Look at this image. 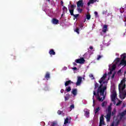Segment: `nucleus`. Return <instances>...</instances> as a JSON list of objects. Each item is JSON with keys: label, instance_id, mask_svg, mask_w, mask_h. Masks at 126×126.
Wrapping results in <instances>:
<instances>
[{"label": "nucleus", "instance_id": "3c124183", "mask_svg": "<svg viewBox=\"0 0 126 126\" xmlns=\"http://www.w3.org/2000/svg\"><path fill=\"white\" fill-rule=\"evenodd\" d=\"M90 49L91 50H93V46H90Z\"/></svg>", "mask_w": 126, "mask_h": 126}, {"label": "nucleus", "instance_id": "dca6fc26", "mask_svg": "<svg viewBox=\"0 0 126 126\" xmlns=\"http://www.w3.org/2000/svg\"><path fill=\"white\" fill-rule=\"evenodd\" d=\"M126 88V85H124L123 86H121L120 85H119V90L120 93H121V90H125V89Z\"/></svg>", "mask_w": 126, "mask_h": 126}, {"label": "nucleus", "instance_id": "4be33fe9", "mask_svg": "<svg viewBox=\"0 0 126 126\" xmlns=\"http://www.w3.org/2000/svg\"><path fill=\"white\" fill-rule=\"evenodd\" d=\"M50 77V73L49 72H47L45 75V78H46L47 80H48Z\"/></svg>", "mask_w": 126, "mask_h": 126}, {"label": "nucleus", "instance_id": "a211bd4d", "mask_svg": "<svg viewBox=\"0 0 126 126\" xmlns=\"http://www.w3.org/2000/svg\"><path fill=\"white\" fill-rule=\"evenodd\" d=\"M49 54H50L51 56H55L56 52L54 49H51L49 52Z\"/></svg>", "mask_w": 126, "mask_h": 126}, {"label": "nucleus", "instance_id": "a18cd8bd", "mask_svg": "<svg viewBox=\"0 0 126 126\" xmlns=\"http://www.w3.org/2000/svg\"><path fill=\"white\" fill-rule=\"evenodd\" d=\"M124 21H125V22H126V15L124 16Z\"/></svg>", "mask_w": 126, "mask_h": 126}, {"label": "nucleus", "instance_id": "f257e3e1", "mask_svg": "<svg viewBox=\"0 0 126 126\" xmlns=\"http://www.w3.org/2000/svg\"><path fill=\"white\" fill-rule=\"evenodd\" d=\"M103 84H100L99 87L97 89V100L99 101V102H103L104 101V99H105V96H104V93H105V90L107 89V87H103Z\"/></svg>", "mask_w": 126, "mask_h": 126}, {"label": "nucleus", "instance_id": "603ef678", "mask_svg": "<svg viewBox=\"0 0 126 126\" xmlns=\"http://www.w3.org/2000/svg\"><path fill=\"white\" fill-rule=\"evenodd\" d=\"M73 65H77V64H76V63H73Z\"/></svg>", "mask_w": 126, "mask_h": 126}, {"label": "nucleus", "instance_id": "6ab92c4d", "mask_svg": "<svg viewBox=\"0 0 126 126\" xmlns=\"http://www.w3.org/2000/svg\"><path fill=\"white\" fill-rule=\"evenodd\" d=\"M94 96H97V94H96V92H95V91H94V95L93 96V107H95V100L94 99Z\"/></svg>", "mask_w": 126, "mask_h": 126}, {"label": "nucleus", "instance_id": "5fc2aeb1", "mask_svg": "<svg viewBox=\"0 0 126 126\" xmlns=\"http://www.w3.org/2000/svg\"><path fill=\"white\" fill-rule=\"evenodd\" d=\"M63 14H64L63 13V14H62V15H61L62 17H63Z\"/></svg>", "mask_w": 126, "mask_h": 126}, {"label": "nucleus", "instance_id": "cd10ccee", "mask_svg": "<svg viewBox=\"0 0 126 126\" xmlns=\"http://www.w3.org/2000/svg\"><path fill=\"white\" fill-rule=\"evenodd\" d=\"M72 109H74V104L71 105L68 108V110L71 111Z\"/></svg>", "mask_w": 126, "mask_h": 126}, {"label": "nucleus", "instance_id": "5701e85b", "mask_svg": "<svg viewBox=\"0 0 126 126\" xmlns=\"http://www.w3.org/2000/svg\"><path fill=\"white\" fill-rule=\"evenodd\" d=\"M70 15H71V16H73L74 17L73 18L74 20H75V19H77V17H78V16H79V14L74 15V14H73V15H72V14H70Z\"/></svg>", "mask_w": 126, "mask_h": 126}, {"label": "nucleus", "instance_id": "79ce46f5", "mask_svg": "<svg viewBox=\"0 0 126 126\" xmlns=\"http://www.w3.org/2000/svg\"><path fill=\"white\" fill-rule=\"evenodd\" d=\"M101 58H102V56H101L100 55H98L97 58V61H99V60H100Z\"/></svg>", "mask_w": 126, "mask_h": 126}, {"label": "nucleus", "instance_id": "b1692460", "mask_svg": "<svg viewBox=\"0 0 126 126\" xmlns=\"http://www.w3.org/2000/svg\"><path fill=\"white\" fill-rule=\"evenodd\" d=\"M77 10L79 13H82L83 10L80 8V7H77Z\"/></svg>", "mask_w": 126, "mask_h": 126}, {"label": "nucleus", "instance_id": "ea45409f", "mask_svg": "<svg viewBox=\"0 0 126 126\" xmlns=\"http://www.w3.org/2000/svg\"><path fill=\"white\" fill-rule=\"evenodd\" d=\"M116 75V72H114L113 74H112V76H111V79H113L114 77H115V75Z\"/></svg>", "mask_w": 126, "mask_h": 126}, {"label": "nucleus", "instance_id": "a19ab883", "mask_svg": "<svg viewBox=\"0 0 126 126\" xmlns=\"http://www.w3.org/2000/svg\"><path fill=\"white\" fill-rule=\"evenodd\" d=\"M57 114H58L59 115H62V114H63V112L61 110H58L57 112Z\"/></svg>", "mask_w": 126, "mask_h": 126}, {"label": "nucleus", "instance_id": "de8ad7c7", "mask_svg": "<svg viewBox=\"0 0 126 126\" xmlns=\"http://www.w3.org/2000/svg\"><path fill=\"white\" fill-rule=\"evenodd\" d=\"M72 69H73L74 70H76L77 69V68L76 67H73Z\"/></svg>", "mask_w": 126, "mask_h": 126}, {"label": "nucleus", "instance_id": "c85d7f7f", "mask_svg": "<svg viewBox=\"0 0 126 126\" xmlns=\"http://www.w3.org/2000/svg\"><path fill=\"white\" fill-rule=\"evenodd\" d=\"M100 86H99V84L95 82V83L94 84V89H97V88H99Z\"/></svg>", "mask_w": 126, "mask_h": 126}, {"label": "nucleus", "instance_id": "0eeeda50", "mask_svg": "<svg viewBox=\"0 0 126 126\" xmlns=\"http://www.w3.org/2000/svg\"><path fill=\"white\" fill-rule=\"evenodd\" d=\"M84 112L85 113L84 116H86V118H89V115H90V110L88 109H85Z\"/></svg>", "mask_w": 126, "mask_h": 126}, {"label": "nucleus", "instance_id": "2f4dec72", "mask_svg": "<svg viewBox=\"0 0 126 126\" xmlns=\"http://www.w3.org/2000/svg\"><path fill=\"white\" fill-rule=\"evenodd\" d=\"M67 124H68V118L67 117L64 120V125H67Z\"/></svg>", "mask_w": 126, "mask_h": 126}, {"label": "nucleus", "instance_id": "20e7f679", "mask_svg": "<svg viewBox=\"0 0 126 126\" xmlns=\"http://www.w3.org/2000/svg\"><path fill=\"white\" fill-rule=\"evenodd\" d=\"M99 126H102L103 125V126H105L106 124H105V121H104V115H102L99 118Z\"/></svg>", "mask_w": 126, "mask_h": 126}, {"label": "nucleus", "instance_id": "72a5a7b5", "mask_svg": "<svg viewBox=\"0 0 126 126\" xmlns=\"http://www.w3.org/2000/svg\"><path fill=\"white\" fill-rule=\"evenodd\" d=\"M99 110H100V107H98L97 108H96L94 110L95 114H97L99 111Z\"/></svg>", "mask_w": 126, "mask_h": 126}, {"label": "nucleus", "instance_id": "f8f14e48", "mask_svg": "<svg viewBox=\"0 0 126 126\" xmlns=\"http://www.w3.org/2000/svg\"><path fill=\"white\" fill-rule=\"evenodd\" d=\"M116 69V65H113L111 68H109V70L110 71L108 72V74L110 75V74H112L113 71L115 70Z\"/></svg>", "mask_w": 126, "mask_h": 126}, {"label": "nucleus", "instance_id": "052dcab7", "mask_svg": "<svg viewBox=\"0 0 126 126\" xmlns=\"http://www.w3.org/2000/svg\"><path fill=\"white\" fill-rule=\"evenodd\" d=\"M103 13H105V12H104V13L103 12Z\"/></svg>", "mask_w": 126, "mask_h": 126}, {"label": "nucleus", "instance_id": "f03ea898", "mask_svg": "<svg viewBox=\"0 0 126 126\" xmlns=\"http://www.w3.org/2000/svg\"><path fill=\"white\" fill-rule=\"evenodd\" d=\"M117 97V91L115 90L112 91V94L111 95V101L112 102H116V98Z\"/></svg>", "mask_w": 126, "mask_h": 126}, {"label": "nucleus", "instance_id": "864d4df0", "mask_svg": "<svg viewBox=\"0 0 126 126\" xmlns=\"http://www.w3.org/2000/svg\"><path fill=\"white\" fill-rule=\"evenodd\" d=\"M50 1L51 0H46V1H48L49 2H50Z\"/></svg>", "mask_w": 126, "mask_h": 126}, {"label": "nucleus", "instance_id": "2eb2a0df", "mask_svg": "<svg viewBox=\"0 0 126 126\" xmlns=\"http://www.w3.org/2000/svg\"><path fill=\"white\" fill-rule=\"evenodd\" d=\"M52 23H53V24H56V25L59 24V20L56 18H53L52 19Z\"/></svg>", "mask_w": 126, "mask_h": 126}, {"label": "nucleus", "instance_id": "1a4fd4ad", "mask_svg": "<svg viewBox=\"0 0 126 126\" xmlns=\"http://www.w3.org/2000/svg\"><path fill=\"white\" fill-rule=\"evenodd\" d=\"M107 31H108V25H104L102 28V32H103V33H106Z\"/></svg>", "mask_w": 126, "mask_h": 126}, {"label": "nucleus", "instance_id": "13d9d810", "mask_svg": "<svg viewBox=\"0 0 126 126\" xmlns=\"http://www.w3.org/2000/svg\"><path fill=\"white\" fill-rule=\"evenodd\" d=\"M121 71H122V70H119V72H121Z\"/></svg>", "mask_w": 126, "mask_h": 126}, {"label": "nucleus", "instance_id": "9b49d317", "mask_svg": "<svg viewBox=\"0 0 126 126\" xmlns=\"http://www.w3.org/2000/svg\"><path fill=\"white\" fill-rule=\"evenodd\" d=\"M112 113H107L106 115V119L107 122H110L111 121V116Z\"/></svg>", "mask_w": 126, "mask_h": 126}, {"label": "nucleus", "instance_id": "473e14b6", "mask_svg": "<svg viewBox=\"0 0 126 126\" xmlns=\"http://www.w3.org/2000/svg\"><path fill=\"white\" fill-rule=\"evenodd\" d=\"M86 18L88 20H90V19L91 18V15H90V14H87Z\"/></svg>", "mask_w": 126, "mask_h": 126}, {"label": "nucleus", "instance_id": "393cba45", "mask_svg": "<svg viewBox=\"0 0 126 126\" xmlns=\"http://www.w3.org/2000/svg\"><path fill=\"white\" fill-rule=\"evenodd\" d=\"M116 112H117V110H116V109H114L113 111L111 114V116H113V117H114V118H115V116H116Z\"/></svg>", "mask_w": 126, "mask_h": 126}, {"label": "nucleus", "instance_id": "f3484780", "mask_svg": "<svg viewBox=\"0 0 126 126\" xmlns=\"http://www.w3.org/2000/svg\"><path fill=\"white\" fill-rule=\"evenodd\" d=\"M72 94L74 96H76L77 95V89H72Z\"/></svg>", "mask_w": 126, "mask_h": 126}, {"label": "nucleus", "instance_id": "39448f33", "mask_svg": "<svg viewBox=\"0 0 126 126\" xmlns=\"http://www.w3.org/2000/svg\"><path fill=\"white\" fill-rule=\"evenodd\" d=\"M84 5V2H83V0H79L77 2V7H83Z\"/></svg>", "mask_w": 126, "mask_h": 126}, {"label": "nucleus", "instance_id": "4c0bfd02", "mask_svg": "<svg viewBox=\"0 0 126 126\" xmlns=\"http://www.w3.org/2000/svg\"><path fill=\"white\" fill-rule=\"evenodd\" d=\"M122 104V101L119 100L118 102L116 104V106H120Z\"/></svg>", "mask_w": 126, "mask_h": 126}, {"label": "nucleus", "instance_id": "58836bf2", "mask_svg": "<svg viewBox=\"0 0 126 126\" xmlns=\"http://www.w3.org/2000/svg\"><path fill=\"white\" fill-rule=\"evenodd\" d=\"M64 99H65V101H67V100L69 99V96L67 95L65 96Z\"/></svg>", "mask_w": 126, "mask_h": 126}, {"label": "nucleus", "instance_id": "c9c22d12", "mask_svg": "<svg viewBox=\"0 0 126 126\" xmlns=\"http://www.w3.org/2000/svg\"><path fill=\"white\" fill-rule=\"evenodd\" d=\"M89 76H90V77L91 78H92V79H95V78H94V76L93 74H90L89 75Z\"/></svg>", "mask_w": 126, "mask_h": 126}, {"label": "nucleus", "instance_id": "4468645a", "mask_svg": "<svg viewBox=\"0 0 126 126\" xmlns=\"http://www.w3.org/2000/svg\"><path fill=\"white\" fill-rule=\"evenodd\" d=\"M70 84H73V82L71 81V80H68L65 82V86H68V85H70Z\"/></svg>", "mask_w": 126, "mask_h": 126}, {"label": "nucleus", "instance_id": "412c9836", "mask_svg": "<svg viewBox=\"0 0 126 126\" xmlns=\"http://www.w3.org/2000/svg\"><path fill=\"white\" fill-rule=\"evenodd\" d=\"M63 14H64V13H67V8L65 7V6H63Z\"/></svg>", "mask_w": 126, "mask_h": 126}, {"label": "nucleus", "instance_id": "a878e982", "mask_svg": "<svg viewBox=\"0 0 126 126\" xmlns=\"http://www.w3.org/2000/svg\"><path fill=\"white\" fill-rule=\"evenodd\" d=\"M108 113L112 114V106H109L108 108Z\"/></svg>", "mask_w": 126, "mask_h": 126}, {"label": "nucleus", "instance_id": "49530a36", "mask_svg": "<svg viewBox=\"0 0 126 126\" xmlns=\"http://www.w3.org/2000/svg\"><path fill=\"white\" fill-rule=\"evenodd\" d=\"M61 5H62V6H63V1H61Z\"/></svg>", "mask_w": 126, "mask_h": 126}, {"label": "nucleus", "instance_id": "aec40b11", "mask_svg": "<svg viewBox=\"0 0 126 126\" xmlns=\"http://www.w3.org/2000/svg\"><path fill=\"white\" fill-rule=\"evenodd\" d=\"M120 65H124L125 66H126V60H122Z\"/></svg>", "mask_w": 126, "mask_h": 126}, {"label": "nucleus", "instance_id": "bb28decb", "mask_svg": "<svg viewBox=\"0 0 126 126\" xmlns=\"http://www.w3.org/2000/svg\"><path fill=\"white\" fill-rule=\"evenodd\" d=\"M126 54L124 53L122 55H121V59L122 60H126Z\"/></svg>", "mask_w": 126, "mask_h": 126}, {"label": "nucleus", "instance_id": "bf43d9fd", "mask_svg": "<svg viewBox=\"0 0 126 126\" xmlns=\"http://www.w3.org/2000/svg\"><path fill=\"white\" fill-rule=\"evenodd\" d=\"M103 13H105V12H104V13L103 12Z\"/></svg>", "mask_w": 126, "mask_h": 126}, {"label": "nucleus", "instance_id": "f704fd0d", "mask_svg": "<svg viewBox=\"0 0 126 126\" xmlns=\"http://www.w3.org/2000/svg\"><path fill=\"white\" fill-rule=\"evenodd\" d=\"M125 115H126V110L121 113L122 117H124Z\"/></svg>", "mask_w": 126, "mask_h": 126}, {"label": "nucleus", "instance_id": "37998d69", "mask_svg": "<svg viewBox=\"0 0 126 126\" xmlns=\"http://www.w3.org/2000/svg\"><path fill=\"white\" fill-rule=\"evenodd\" d=\"M94 14L95 15V17H98V12L95 11L94 12Z\"/></svg>", "mask_w": 126, "mask_h": 126}, {"label": "nucleus", "instance_id": "8fccbe9b", "mask_svg": "<svg viewBox=\"0 0 126 126\" xmlns=\"http://www.w3.org/2000/svg\"><path fill=\"white\" fill-rule=\"evenodd\" d=\"M105 106V102H103L102 103V107H104Z\"/></svg>", "mask_w": 126, "mask_h": 126}, {"label": "nucleus", "instance_id": "423d86ee", "mask_svg": "<svg viewBox=\"0 0 126 126\" xmlns=\"http://www.w3.org/2000/svg\"><path fill=\"white\" fill-rule=\"evenodd\" d=\"M75 62L76 63L82 64V63H85V60H84V58H82L81 59H76L75 60Z\"/></svg>", "mask_w": 126, "mask_h": 126}, {"label": "nucleus", "instance_id": "09e8293b", "mask_svg": "<svg viewBox=\"0 0 126 126\" xmlns=\"http://www.w3.org/2000/svg\"><path fill=\"white\" fill-rule=\"evenodd\" d=\"M63 92H64V90L63 89H62L61 90V93H63Z\"/></svg>", "mask_w": 126, "mask_h": 126}, {"label": "nucleus", "instance_id": "4d7b16f0", "mask_svg": "<svg viewBox=\"0 0 126 126\" xmlns=\"http://www.w3.org/2000/svg\"><path fill=\"white\" fill-rule=\"evenodd\" d=\"M85 21H86V19H85L84 22H85Z\"/></svg>", "mask_w": 126, "mask_h": 126}, {"label": "nucleus", "instance_id": "6e6552de", "mask_svg": "<svg viewBox=\"0 0 126 126\" xmlns=\"http://www.w3.org/2000/svg\"><path fill=\"white\" fill-rule=\"evenodd\" d=\"M82 82V77H78L77 81L76 83L77 86H79L80 84H81V82Z\"/></svg>", "mask_w": 126, "mask_h": 126}, {"label": "nucleus", "instance_id": "c756f323", "mask_svg": "<svg viewBox=\"0 0 126 126\" xmlns=\"http://www.w3.org/2000/svg\"><path fill=\"white\" fill-rule=\"evenodd\" d=\"M71 91V88L70 86L66 88V91L67 92H70Z\"/></svg>", "mask_w": 126, "mask_h": 126}, {"label": "nucleus", "instance_id": "ddd939ff", "mask_svg": "<svg viewBox=\"0 0 126 126\" xmlns=\"http://www.w3.org/2000/svg\"><path fill=\"white\" fill-rule=\"evenodd\" d=\"M96 1H99V0H90L88 2V6H89L90 4L94 3V2H96Z\"/></svg>", "mask_w": 126, "mask_h": 126}, {"label": "nucleus", "instance_id": "7ed1b4c3", "mask_svg": "<svg viewBox=\"0 0 126 126\" xmlns=\"http://www.w3.org/2000/svg\"><path fill=\"white\" fill-rule=\"evenodd\" d=\"M106 77H107V74H104L103 76L100 78V79L99 81V83L100 84L103 83V84H105V82L104 81L105 79H106Z\"/></svg>", "mask_w": 126, "mask_h": 126}, {"label": "nucleus", "instance_id": "7c9ffc66", "mask_svg": "<svg viewBox=\"0 0 126 126\" xmlns=\"http://www.w3.org/2000/svg\"><path fill=\"white\" fill-rule=\"evenodd\" d=\"M121 94H122V95H124V96L126 95V92L125 90H121Z\"/></svg>", "mask_w": 126, "mask_h": 126}, {"label": "nucleus", "instance_id": "6e6d98bb", "mask_svg": "<svg viewBox=\"0 0 126 126\" xmlns=\"http://www.w3.org/2000/svg\"><path fill=\"white\" fill-rule=\"evenodd\" d=\"M74 7H76V5H74Z\"/></svg>", "mask_w": 126, "mask_h": 126}, {"label": "nucleus", "instance_id": "9d476101", "mask_svg": "<svg viewBox=\"0 0 126 126\" xmlns=\"http://www.w3.org/2000/svg\"><path fill=\"white\" fill-rule=\"evenodd\" d=\"M70 8L71 9H69L70 14L73 15V12L74 11V5H71L70 6Z\"/></svg>", "mask_w": 126, "mask_h": 126}, {"label": "nucleus", "instance_id": "e433bc0d", "mask_svg": "<svg viewBox=\"0 0 126 126\" xmlns=\"http://www.w3.org/2000/svg\"><path fill=\"white\" fill-rule=\"evenodd\" d=\"M75 31L76 32V33H77V34H79V28H77Z\"/></svg>", "mask_w": 126, "mask_h": 126}, {"label": "nucleus", "instance_id": "c03bdc74", "mask_svg": "<svg viewBox=\"0 0 126 126\" xmlns=\"http://www.w3.org/2000/svg\"><path fill=\"white\" fill-rule=\"evenodd\" d=\"M120 62V58H117L116 59V63H118Z\"/></svg>", "mask_w": 126, "mask_h": 126}]
</instances>
